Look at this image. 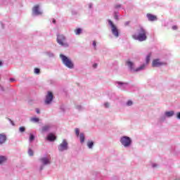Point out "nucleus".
<instances>
[{
    "label": "nucleus",
    "mask_w": 180,
    "mask_h": 180,
    "mask_svg": "<svg viewBox=\"0 0 180 180\" xmlns=\"http://www.w3.org/2000/svg\"><path fill=\"white\" fill-rule=\"evenodd\" d=\"M133 39L139 40V41H146L147 40V32L143 27H139L138 30V35H132Z\"/></svg>",
    "instance_id": "obj_1"
},
{
    "label": "nucleus",
    "mask_w": 180,
    "mask_h": 180,
    "mask_svg": "<svg viewBox=\"0 0 180 180\" xmlns=\"http://www.w3.org/2000/svg\"><path fill=\"white\" fill-rule=\"evenodd\" d=\"M56 41L60 46H63V47H68V43H67L65 36L63 34H58Z\"/></svg>",
    "instance_id": "obj_2"
},
{
    "label": "nucleus",
    "mask_w": 180,
    "mask_h": 180,
    "mask_svg": "<svg viewBox=\"0 0 180 180\" xmlns=\"http://www.w3.org/2000/svg\"><path fill=\"white\" fill-rule=\"evenodd\" d=\"M60 57L62 59L63 64L66 65L68 68H74V63H72V61H71L70 58L63 54H60Z\"/></svg>",
    "instance_id": "obj_3"
},
{
    "label": "nucleus",
    "mask_w": 180,
    "mask_h": 180,
    "mask_svg": "<svg viewBox=\"0 0 180 180\" xmlns=\"http://www.w3.org/2000/svg\"><path fill=\"white\" fill-rule=\"evenodd\" d=\"M120 143L124 147H129L131 144V139L128 136H122L120 139Z\"/></svg>",
    "instance_id": "obj_4"
},
{
    "label": "nucleus",
    "mask_w": 180,
    "mask_h": 180,
    "mask_svg": "<svg viewBox=\"0 0 180 180\" xmlns=\"http://www.w3.org/2000/svg\"><path fill=\"white\" fill-rule=\"evenodd\" d=\"M108 23L110 26H111L112 34H114L115 37H119V31L117 30L116 25H115V24H113V22H112V20H108Z\"/></svg>",
    "instance_id": "obj_5"
},
{
    "label": "nucleus",
    "mask_w": 180,
    "mask_h": 180,
    "mask_svg": "<svg viewBox=\"0 0 180 180\" xmlns=\"http://www.w3.org/2000/svg\"><path fill=\"white\" fill-rule=\"evenodd\" d=\"M53 98L54 95H53V93L51 91H48L45 100L46 105H50V103H51V102L53 101Z\"/></svg>",
    "instance_id": "obj_6"
},
{
    "label": "nucleus",
    "mask_w": 180,
    "mask_h": 180,
    "mask_svg": "<svg viewBox=\"0 0 180 180\" xmlns=\"http://www.w3.org/2000/svg\"><path fill=\"white\" fill-rule=\"evenodd\" d=\"M161 65H167L165 62H161L160 59H154L152 62V67H161Z\"/></svg>",
    "instance_id": "obj_7"
},
{
    "label": "nucleus",
    "mask_w": 180,
    "mask_h": 180,
    "mask_svg": "<svg viewBox=\"0 0 180 180\" xmlns=\"http://www.w3.org/2000/svg\"><path fill=\"white\" fill-rule=\"evenodd\" d=\"M59 151H64L65 150H68V143L67 141L63 140L62 143H60L58 146Z\"/></svg>",
    "instance_id": "obj_8"
},
{
    "label": "nucleus",
    "mask_w": 180,
    "mask_h": 180,
    "mask_svg": "<svg viewBox=\"0 0 180 180\" xmlns=\"http://www.w3.org/2000/svg\"><path fill=\"white\" fill-rule=\"evenodd\" d=\"M32 13L33 15H41L42 13L40 11L39 5H36L33 7Z\"/></svg>",
    "instance_id": "obj_9"
},
{
    "label": "nucleus",
    "mask_w": 180,
    "mask_h": 180,
    "mask_svg": "<svg viewBox=\"0 0 180 180\" xmlns=\"http://www.w3.org/2000/svg\"><path fill=\"white\" fill-rule=\"evenodd\" d=\"M148 20H150V22H154V20H157V16L153 15V14H150V13H148L146 15Z\"/></svg>",
    "instance_id": "obj_10"
},
{
    "label": "nucleus",
    "mask_w": 180,
    "mask_h": 180,
    "mask_svg": "<svg viewBox=\"0 0 180 180\" xmlns=\"http://www.w3.org/2000/svg\"><path fill=\"white\" fill-rule=\"evenodd\" d=\"M6 141V135L0 134V146Z\"/></svg>",
    "instance_id": "obj_11"
},
{
    "label": "nucleus",
    "mask_w": 180,
    "mask_h": 180,
    "mask_svg": "<svg viewBox=\"0 0 180 180\" xmlns=\"http://www.w3.org/2000/svg\"><path fill=\"white\" fill-rule=\"evenodd\" d=\"M46 139L47 140H49V141H54V140H56L57 137H56V135L53 134H49Z\"/></svg>",
    "instance_id": "obj_12"
},
{
    "label": "nucleus",
    "mask_w": 180,
    "mask_h": 180,
    "mask_svg": "<svg viewBox=\"0 0 180 180\" xmlns=\"http://www.w3.org/2000/svg\"><path fill=\"white\" fill-rule=\"evenodd\" d=\"M40 161L44 164V165H47V164H50V160L47 158H42L40 159Z\"/></svg>",
    "instance_id": "obj_13"
},
{
    "label": "nucleus",
    "mask_w": 180,
    "mask_h": 180,
    "mask_svg": "<svg viewBox=\"0 0 180 180\" xmlns=\"http://www.w3.org/2000/svg\"><path fill=\"white\" fill-rule=\"evenodd\" d=\"M127 65H128L130 70H134V63H133V62L127 60Z\"/></svg>",
    "instance_id": "obj_14"
},
{
    "label": "nucleus",
    "mask_w": 180,
    "mask_h": 180,
    "mask_svg": "<svg viewBox=\"0 0 180 180\" xmlns=\"http://www.w3.org/2000/svg\"><path fill=\"white\" fill-rule=\"evenodd\" d=\"M174 111H167L165 112V116H167V117H171L172 116H174Z\"/></svg>",
    "instance_id": "obj_15"
},
{
    "label": "nucleus",
    "mask_w": 180,
    "mask_h": 180,
    "mask_svg": "<svg viewBox=\"0 0 180 180\" xmlns=\"http://www.w3.org/2000/svg\"><path fill=\"white\" fill-rule=\"evenodd\" d=\"M144 68H146V65L143 64L141 65L139 68H136L134 71L137 72L139 71H141V70H144Z\"/></svg>",
    "instance_id": "obj_16"
},
{
    "label": "nucleus",
    "mask_w": 180,
    "mask_h": 180,
    "mask_svg": "<svg viewBox=\"0 0 180 180\" xmlns=\"http://www.w3.org/2000/svg\"><path fill=\"white\" fill-rule=\"evenodd\" d=\"M80 143H84V141H85V135H84V134L81 133L80 134Z\"/></svg>",
    "instance_id": "obj_17"
},
{
    "label": "nucleus",
    "mask_w": 180,
    "mask_h": 180,
    "mask_svg": "<svg viewBox=\"0 0 180 180\" xmlns=\"http://www.w3.org/2000/svg\"><path fill=\"white\" fill-rule=\"evenodd\" d=\"M82 30L81 28H77L75 30V34H81Z\"/></svg>",
    "instance_id": "obj_18"
},
{
    "label": "nucleus",
    "mask_w": 180,
    "mask_h": 180,
    "mask_svg": "<svg viewBox=\"0 0 180 180\" xmlns=\"http://www.w3.org/2000/svg\"><path fill=\"white\" fill-rule=\"evenodd\" d=\"M50 129V125H45L42 127V131H47Z\"/></svg>",
    "instance_id": "obj_19"
},
{
    "label": "nucleus",
    "mask_w": 180,
    "mask_h": 180,
    "mask_svg": "<svg viewBox=\"0 0 180 180\" xmlns=\"http://www.w3.org/2000/svg\"><path fill=\"white\" fill-rule=\"evenodd\" d=\"M87 147H89V148H92V147H94V141H88Z\"/></svg>",
    "instance_id": "obj_20"
},
{
    "label": "nucleus",
    "mask_w": 180,
    "mask_h": 180,
    "mask_svg": "<svg viewBox=\"0 0 180 180\" xmlns=\"http://www.w3.org/2000/svg\"><path fill=\"white\" fill-rule=\"evenodd\" d=\"M6 161V157L5 156H0V164H4Z\"/></svg>",
    "instance_id": "obj_21"
},
{
    "label": "nucleus",
    "mask_w": 180,
    "mask_h": 180,
    "mask_svg": "<svg viewBox=\"0 0 180 180\" xmlns=\"http://www.w3.org/2000/svg\"><path fill=\"white\" fill-rule=\"evenodd\" d=\"M20 133H25L26 131V128L25 127H20L19 128Z\"/></svg>",
    "instance_id": "obj_22"
},
{
    "label": "nucleus",
    "mask_w": 180,
    "mask_h": 180,
    "mask_svg": "<svg viewBox=\"0 0 180 180\" xmlns=\"http://www.w3.org/2000/svg\"><path fill=\"white\" fill-rule=\"evenodd\" d=\"M31 121L34 122V123H37V122H39V120L38 117H32V118H31Z\"/></svg>",
    "instance_id": "obj_23"
},
{
    "label": "nucleus",
    "mask_w": 180,
    "mask_h": 180,
    "mask_svg": "<svg viewBox=\"0 0 180 180\" xmlns=\"http://www.w3.org/2000/svg\"><path fill=\"white\" fill-rule=\"evenodd\" d=\"M151 57V53H149L147 56H146V64H148V63H150V58Z\"/></svg>",
    "instance_id": "obj_24"
},
{
    "label": "nucleus",
    "mask_w": 180,
    "mask_h": 180,
    "mask_svg": "<svg viewBox=\"0 0 180 180\" xmlns=\"http://www.w3.org/2000/svg\"><path fill=\"white\" fill-rule=\"evenodd\" d=\"M75 131L76 136L78 137L79 136V129L78 128H76L75 129Z\"/></svg>",
    "instance_id": "obj_25"
},
{
    "label": "nucleus",
    "mask_w": 180,
    "mask_h": 180,
    "mask_svg": "<svg viewBox=\"0 0 180 180\" xmlns=\"http://www.w3.org/2000/svg\"><path fill=\"white\" fill-rule=\"evenodd\" d=\"M34 140V135L30 134V141H33Z\"/></svg>",
    "instance_id": "obj_26"
},
{
    "label": "nucleus",
    "mask_w": 180,
    "mask_h": 180,
    "mask_svg": "<svg viewBox=\"0 0 180 180\" xmlns=\"http://www.w3.org/2000/svg\"><path fill=\"white\" fill-rule=\"evenodd\" d=\"M28 154H29V155H30L31 157L33 155L34 153H33V150H32L31 148H30V149L28 150Z\"/></svg>",
    "instance_id": "obj_27"
},
{
    "label": "nucleus",
    "mask_w": 180,
    "mask_h": 180,
    "mask_svg": "<svg viewBox=\"0 0 180 180\" xmlns=\"http://www.w3.org/2000/svg\"><path fill=\"white\" fill-rule=\"evenodd\" d=\"M34 74H40V69L36 68L34 69Z\"/></svg>",
    "instance_id": "obj_28"
},
{
    "label": "nucleus",
    "mask_w": 180,
    "mask_h": 180,
    "mask_svg": "<svg viewBox=\"0 0 180 180\" xmlns=\"http://www.w3.org/2000/svg\"><path fill=\"white\" fill-rule=\"evenodd\" d=\"M127 106H131V105H133V101H128L127 103Z\"/></svg>",
    "instance_id": "obj_29"
},
{
    "label": "nucleus",
    "mask_w": 180,
    "mask_h": 180,
    "mask_svg": "<svg viewBox=\"0 0 180 180\" xmlns=\"http://www.w3.org/2000/svg\"><path fill=\"white\" fill-rule=\"evenodd\" d=\"M172 29L173 30H178V26H176V25H173V26L172 27Z\"/></svg>",
    "instance_id": "obj_30"
},
{
    "label": "nucleus",
    "mask_w": 180,
    "mask_h": 180,
    "mask_svg": "<svg viewBox=\"0 0 180 180\" xmlns=\"http://www.w3.org/2000/svg\"><path fill=\"white\" fill-rule=\"evenodd\" d=\"M115 9H117V8H122V5H120V4H117V5L115 6Z\"/></svg>",
    "instance_id": "obj_31"
},
{
    "label": "nucleus",
    "mask_w": 180,
    "mask_h": 180,
    "mask_svg": "<svg viewBox=\"0 0 180 180\" xmlns=\"http://www.w3.org/2000/svg\"><path fill=\"white\" fill-rule=\"evenodd\" d=\"M130 25V21H127L125 22V26H129Z\"/></svg>",
    "instance_id": "obj_32"
},
{
    "label": "nucleus",
    "mask_w": 180,
    "mask_h": 180,
    "mask_svg": "<svg viewBox=\"0 0 180 180\" xmlns=\"http://www.w3.org/2000/svg\"><path fill=\"white\" fill-rule=\"evenodd\" d=\"M93 46L94 47H96V41H93Z\"/></svg>",
    "instance_id": "obj_33"
},
{
    "label": "nucleus",
    "mask_w": 180,
    "mask_h": 180,
    "mask_svg": "<svg viewBox=\"0 0 180 180\" xmlns=\"http://www.w3.org/2000/svg\"><path fill=\"white\" fill-rule=\"evenodd\" d=\"M93 67H94V68H96V67H98V64L94 63V64L93 65Z\"/></svg>",
    "instance_id": "obj_34"
},
{
    "label": "nucleus",
    "mask_w": 180,
    "mask_h": 180,
    "mask_svg": "<svg viewBox=\"0 0 180 180\" xmlns=\"http://www.w3.org/2000/svg\"><path fill=\"white\" fill-rule=\"evenodd\" d=\"M105 108H108L109 106V103H105Z\"/></svg>",
    "instance_id": "obj_35"
},
{
    "label": "nucleus",
    "mask_w": 180,
    "mask_h": 180,
    "mask_svg": "<svg viewBox=\"0 0 180 180\" xmlns=\"http://www.w3.org/2000/svg\"><path fill=\"white\" fill-rule=\"evenodd\" d=\"M177 119H180V112H177Z\"/></svg>",
    "instance_id": "obj_36"
},
{
    "label": "nucleus",
    "mask_w": 180,
    "mask_h": 180,
    "mask_svg": "<svg viewBox=\"0 0 180 180\" xmlns=\"http://www.w3.org/2000/svg\"><path fill=\"white\" fill-rule=\"evenodd\" d=\"M13 81H15V79H13V78L10 79V82H13Z\"/></svg>",
    "instance_id": "obj_37"
},
{
    "label": "nucleus",
    "mask_w": 180,
    "mask_h": 180,
    "mask_svg": "<svg viewBox=\"0 0 180 180\" xmlns=\"http://www.w3.org/2000/svg\"><path fill=\"white\" fill-rule=\"evenodd\" d=\"M36 111H37V113H38V114L40 113V110L39 109H37Z\"/></svg>",
    "instance_id": "obj_38"
},
{
    "label": "nucleus",
    "mask_w": 180,
    "mask_h": 180,
    "mask_svg": "<svg viewBox=\"0 0 180 180\" xmlns=\"http://www.w3.org/2000/svg\"><path fill=\"white\" fill-rule=\"evenodd\" d=\"M11 124H13V126H15V124L13 123V121H11Z\"/></svg>",
    "instance_id": "obj_39"
},
{
    "label": "nucleus",
    "mask_w": 180,
    "mask_h": 180,
    "mask_svg": "<svg viewBox=\"0 0 180 180\" xmlns=\"http://www.w3.org/2000/svg\"><path fill=\"white\" fill-rule=\"evenodd\" d=\"M89 8H92V4H89Z\"/></svg>",
    "instance_id": "obj_40"
},
{
    "label": "nucleus",
    "mask_w": 180,
    "mask_h": 180,
    "mask_svg": "<svg viewBox=\"0 0 180 180\" xmlns=\"http://www.w3.org/2000/svg\"><path fill=\"white\" fill-rule=\"evenodd\" d=\"M53 23H56V20H53Z\"/></svg>",
    "instance_id": "obj_41"
},
{
    "label": "nucleus",
    "mask_w": 180,
    "mask_h": 180,
    "mask_svg": "<svg viewBox=\"0 0 180 180\" xmlns=\"http://www.w3.org/2000/svg\"><path fill=\"white\" fill-rule=\"evenodd\" d=\"M0 65H2V62L0 60Z\"/></svg>",
    "instance_id": "obj_42"
},
{
    "label": "nucleus",
    "mask_w": 180,
    "mask_h": 180,
    "mask_svg": "<svg viewBox=\"0 0 180 180\" xmlns=\"http://www.w3.org/2000/svg\"><path fill=\"white\" fill-rule=\"evenodd\" d=\"M41 169H43V167H41Z\"/></svg>",
    "instance_id": "obj_43"
},
{
    "label": "nucleus",
    "mask_w": 180,
    "mask_h": 180,
    "mask_svg": "<svg viewBox=\"0 0 180 180\" xmlns=\"http://www.w3.org/2000/svg\"><path fill=\"white\" fill-rule=\"evenodd\" d=\"M118 84H122V83L118 82Z\"/></svg>",
    "instance_id": "obj_44"
}]
</instances>
